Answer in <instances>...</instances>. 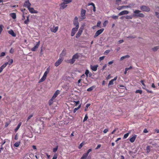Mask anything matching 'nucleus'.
<instances>
[{"instance_id":"obj_14","label":"nucleus","mask_w":159,"mask_h":159,"mask_svg":"<svg viewBox=\"0 0 159 159\" xmlns=\"http://www.w3.org/2000/svg\"><path fill=\"white\" fill-rule=\"evenodd\" d=\"M29 11L31 13H38V11H37L35 10L34 8L32 7H29L28 8Z\"/></svg>"},{"instance_id":"obj_9","label":"nucleus","mask_w":159,"mask_h":159,"mask_svg":"<svg viewBox=\"0 0 159 159\" xmlns=\"http://www.w3.org/2000/svg\"><path fill=\"white\" fill-rule=\"evenodd\" d=\"M63 59L61 58H59L58 60L55 63V66H58L62 62Z\"/></svg>"},{"instance_id":"obj_61","label":"nucleus","mask_w":159,"mask_h":159,"mask_svg":"<svg viewBox=\"0 0 159 159\" xmlns=\"http://www.w3.org/2000/svg\"><path fill=\"white\" fill-rule=\"evenodd\" d=\"M107 66V64H105L103 67L102 68V70H103Z\"/></svg>"},{"instance_id":"obj_24","label":"nucleus","mask_w":159,"mask_h":159,"mask_svg":"<svg viewBox=\"0 0 159 159\" xmlns=\"http://www.w3.org/2000/svg\"><path fill=\"white\" fill-rule=\"evenodd\" d=\"M10 16L13 19H15L16 18V15L15 13H13L10 14Z\"/></svg>"},{"instance_id":"obj_12","label":"nucleus","mask_w":159,"mask_h":159,"mask_svg":"<svg viewBox=\"0 0 159 159\" xmlns=\"http://www.w3.org/2000/svg\"><path fill=\"white\" fill-rule=\"evenodd\" d=\"M24 6V7H27L28 9L30 7V6H31V4L29 2V0H27V1H25Z\"/></svg>"},{"instance_id":"obj_33","label":"nucleus","mask_w":159,"mask_h":159,"mask_svg":"<svg viewBox=\"0 0 159 159\" xmlns=\"http://www.w3.org/2000/svg\"><path fill=\"white\" fill-rule=\"evenodd\" d=\"M94 88L95 87L94 86H92L91 87L88 89H87V91H92Z\"/></svg>"},{"instance_id":"obj_31","label":"nucleus","mask_w":159,"mask_h":159,"mask_svg":"<svg viewBox=\"0 0 159 159\" xmlns=\"http://www.w3.org/2000/svg\"><path fill=\"white\" fill-rule=\"evenodd\" d=\"M63 1L66 4L71 2L72 1V0H63Z\"/></svg>"},{"instance_id":"obj_63","label":"nucleus","mask_w":159,"mask_h":159,"mask_svg":"<svg viewBox=\"0 0 159 159\" xmlns=\"http://www.w3.org/2000/svg\"><path fill=\"white\" fill-rule=\"evenodd\" d=\"M124 42V40H120L118 41V43H123Z\"/></svg>"},{"instance_id":"obj_51","label":"nucleus","mask_w":159,"mask_h":159,"mask_svg":"<svg viewBox=\"0 0 159 159\" xmlns=\"http://www.w3.org/2000/svg\"><path fill=\"white\" fill-rule=\"evenodd\" d=\"M5 52H2L1 53V54H0V57H3V56H5Z\"/></svg>"},{"instance_id":"obj_5","label":"nucleus","mask_w":159,"mask_h":159,"mask_svg":"<svg viewBox=\"0 0 159 159\" xmlns=\"http://www.w3.org/2000/svg\"><path fill=\"white\" fill-rule=\"evenodd\" d=\"M79 56L78 54H76L74 55L71 60L70 61V62L71 64L73 63L75 61L76 59L78 58Z\"/></svg>"},{"instance_id":"obj_59","label":"nucleus","mask_w":159,"mask_h":159,"mask_svg":"<svg viewBox=\"0 0 159 159\" xmlns=\"http://www.w3.org/2000/svg\"><path fill=\"white\" fill-rule=\"evenodd\" d=\"M92 150V149L91 148L89 149L87 152L86 153L88 155L89 154V153L91 152Z\"/></svg>"},{"instance_id":"obj_39","label":"nucleus","mask_w":159,"mask_h":159,"mask_svg":"<svg viewBox=\"0 0 159 159\" xmlns=\"http://www.w3.org/2000/svg\"><path fill=\"white\" fill-rule=\"evenodd\" d=\"M136 93H139L140 94H141L142 93V91L141 90H137L135 91Z\"/></svg>"},{"instance_id":"obj_62","label":"nucleus","mask_w":159,"mask_h":159,"mask_svg":"<svg viewBox=\"0 0 159 159\" xmlns=\"http://www.w3.org/2000/svg\"><path fill=\"white\" fill-rule=\"evenodd\" d=\"M155 14L156 16L158 18H159V14L158 12H155Z\"/></svg>"},{"instance_id":"obj_44","label":"nucleus","mask_w":159,"mask_h":159,"mask_svg":"<svg viewBox=\"0 0 159 159\" xmlns=\"http://www.w3.org/2000/svg\"><path fill=\"white\" fill-rule=\"evenodd\" d=\"M90 104L89 103L87 104L85 107V108L84 110L85 111H86L87 110V109L88 107L90 106Z\"/></svg>"},{"instance_id":"obj_29","label":"nucleus","mask_w":159,"mask_h":159,"mask_svg":"<svg viewBox=\"0 0 159 159\" xmlns=\"http://www.w3.org/2000/svg\"><path fill=\"white\" fill-rule=\"evenodd\" d=\"M88 155L86 153L84 154L82 157H81V159H85L88 156Z\"/></svg>"},{"instance_id":"obj_50","label":"nucleus","mask_w":159,"mask_h":159,"mask_svg":"<svg viewBox=\"0 0 159 159\" xmlns=\"http://www.w3.org/2000/svg\"><path fill=\"white\" fill-rule=\"evenodd\" d=\"M101 24V22L100 21H98L97 25V26L98 27H100Z\"/></svg>"},{"instance_id":"obj_22","label":"nucleus","mask_w":159,"mask_h":159,"mask_svg":"<svg viewBox=\"0 0 159 159\" xmlns=\"http://www.w3.org/2000/svg\"><path fill=\"white\" fill-rule=\"evenodd\" d=\"M8 62H6L4 64H3L1 67L0 68V70L2 72L3 70L6 66L8 64Z\"/></svg>"},{"instance_id":"obj_8","label":"nucleus","mask_w":159,"mask_h":159,"mask_svg":"<svg viewBox=\"0 0 159 159\" xmlns=\"http://www.w3.org/2000/svg\"><path fill=\"white\" fill-rule=\"evenodd\" d=\"M60 6L61 9H63L67 7V5L65 4L63 0H62V2L60 4Z\"/></svg>"},{"instance_id":"obj_35","label":"nucleus","mask_w":159,"mask_h":159,"mask_svg":"<svg viewBox=\"0 0 159 159\" xmlns=\"http://www.w3.org/2000/svg\"><path fill=\"white\" fill-rule=\"evenodd\" d=\"M141 83L142 84V85L143 86V88L144 89H146V85L145 84H144V81L143 80H141Z\"/></svg>"},{"instance_id":"obj_2","label":"nucleus","mask_w":159,"mask_h":159,"mask_svg":"<svg viewBox=\"0 0 159 159\" xmlns=\"http://www.w3.org/2000/svg\"><path fill=\"white\" fill-rule=\"evenodd\" d=\"M141 11L139 10H135L134 11V14L133 15L134 17H144L145 16L142 13H140Z\"/></svg>"},{"instance_id":"obj_53","label":"nucleus","mask_w":159,"mask_h":159,"mask_svg":"<svg viewBox=\"0 0 159 159\" xmlns=\"http://www.w3.org/2000/svg\"><path fill=\"white\" fill-rule=\"evenodd\" d=\"M132 68V66H130L129 67H127L125 68V69L126 70H129L131 69Z\"/></svg>"},{"instance_id":"obj_3","label":"nucleus","mask_w":159,"mask_h":159,"mask_svg":"<svg viewBox=\"0 0 159 159\" xmlns=\"http://www.w3.org/2000/svg\"><path fill=\"white\" fill-rule=\"evenodd\" d=\"M84 29V27L83 26H82L80 28L76 35V38H78L80 37Z\"/></svg>"},{"instance_id":"obj_1","label":"nucleus","mask_w":159,"mask_h":159,"mask_svg":"<svg viewBox=\"0 0 159 159\" xmlns=\"http://www.w3.org/2000/svg\"><path fill=\"white\" fill-rule=\"evenodd\" d=\"M73 24L75 27L72 28L71 30V36L72 37L74 36L79 28V24L78 21V18L77 17H75V18Z\"/></svg>"},{"instance_id":"obj_25","label":"nucleus","mask_w":159,"mask_h":159,"mask_svg":"<svg viewBox=\"0 0 159 159\" xmlns=\"http://www.w3.org/2000/svg\"><path fill=\"white\" fill-rule=\"evenodd\" d=\"M22 123L21 122H20L19 124L17 126L16 128L15 129V132H16L20 128V126L21 125Z\"/></svg>"},{"instance_id":"obj_6","label":"nucleus","mask_w":159,"mask_h":159,"mask_svg":"<svg viewBox=\"0 0 159 159\" xmlns=\"http://www.w3.org/2000/svg\"><path fill=\"white\" fill-rule=\"evenodd\" d=\"M141 9L143 11L148 12L150 10L149 8L145 6H143L140 7Z\"/></svg>"},{"instance_id":"obj_48","label":"nucleus","mask_w":159,"mask_h":159,"mask_svg":"<svg viewBox=\"0 0 159 159\" xmlns=\"http://www.w3.org/2000/svg\"><path fill=\"white\" fill-rule=\"evenodd\" d=\"M84 145V143H81L79 147V149H80L83 147Z\"/></svg>"},{"instance_id":"obj_47","label":"nucleus","mask_w":159,"mask_h":159,"mask_svg":"<svg viewBox=\"0 0 159 159\" xmlns=\"http://www.w3.org/2000/svg\"><path fill=\"white\" fill-rule=\"evenodd\" d=\"M118 16L113 15L112 16V17L114 19H117L118 18Z\"/></svg>"},{"instance_id":"obj_20","label":"nucleus","mask_w":159,"mask_h":159,"mask_svg":"<svg viewBox=\"0 0 159 159\" xmlns=\"http://www.w3.org/2000/svg\"><path fill=\"white\" fill-rule=\"evenodd\" d=\"M8 33L13 37H15L16 36V34L12 30H11L8 31Z\"/></svg>"},{"instance_id":"obj_64","label":"nucleus","mask_w":159,"mask_h":159,"mask_svg":"<svg viewBox=\"0 0 159 159\" xmlns=\"http://www.w3.org/2000/svg\"><path fill=\"white\" fill-rule=\"evenodd\" d=\"M114 61L112 60V61H111L109 62H108V64L109 65H111L114 63Z\"/></svg>"},{"instance_id":"obj_13","label":"nucleus","mask_w":159,"mask_h":159,"mask_svg":"<svg viewBox=\"0 0 159 159\" xmlns=\"http://www.w3.org/2000/svg\"><path fill=\"white\" fill-rule=\"evenodd\" d=\"M129 11H128L124 10L120 12L118 14V15L119 16H121L127 14H129Z\"/></svg>"},{"instance_id":"obj_4","label":"nucleus","mask_w":159,"mask_h":159,"mask_svg":"<svg viewBox=\"0 0 159 159\" xmlns=\"http://www.w3.org/2000/svg\"><path fill=\"white\" fill-rule=\"evenodd\" d=\"M86 11L85 10L82 9L81 11L80 19L82 20L86 18L85 14Z\"/></svg>"},{"instance_id":"obj_18","label":"nucleus","mask_w":159,"mask_h":159,"mask_svg":"<svg viewBox=\"0 0 159 159\" xmlns=\"http://www.w3.org/2000/svg\"><path fill=\"white\" fill-rule=\"evenodd\" d=\"M98 67V65H95L94 66H92V65L90 66V68L91 70L94 71H96L97 69V68Z\"/></svg>"},{"instance_id":"obj_60","label":"nucleus","mask_w":159,"mask_h":159,"mask_svg":"<svg viewBox=\"0 0 159 159\" xmlns=\"http://www.w3.org/2000/svg\"><path fill=\"white\" fill-rule=\"evenodd\" d=\"M108 131V130L107 129H105L104 130H103V133H106Z\"/></svg>"},{"instance_id":"obj_15","label":"nucleus","mask_w":159,"mask_h":159,"mask_svg":"<svg viewBox=\"0 0 159 159\" xmlns=\"http://www.w3.org/2000/svg\"><path fill=\"white\" fill-rule=\"evenodd\" d=\"M117 77L116 76L113 79H112L111 80H110L108 86H109L110 85H113L114 84V81H116L117 80Z\"/></svg>"},{"instance_id":"obj_32","label":"nucleus","mask_w":159,"mask_h":159,"mask_svg":"<svg viewBox=\"0 0 159 159\" xmlns=\"http://www.w3.org/2000/svg\"><path fill=\"white\" fill-rule=\"evenodd\" d=\"M29 16L27 17V20L24 21V23L25 24H28L29 22Z\"/></svg>"},{"instance_id":"obj_41","label":"nucleus","mask_w":159,"mask_h":159,"mask_svg":"<svg viewBox=\"0 0 159 159\" xmlns=\"http://www.w3.org/2000/svg\"><path fill=\"white\" fill-rule=\"evenodd\" d=\"M8 64L9 65L12 64L13 62V60L12 59H10L8 61Z\"/></svg>"},{"instance_id":"obj_21","label":"nucleus","mask_w":159,"mask_h":159,"mask_svg":"<svg viewBox=\"0 0 159 159\" xmlns=\"http://www.w3.org/2000/svg\"><path fill=\"white\" fill-rule=\"evenodd\" d=\"M130 7V6H122L119 7L117 8V9L119 10H120L123 9L128 8V7Z\"/></svg>"},{"instance_id":"obj_40","label":"nucleus","mask_w":159,"mask_h":159,"mask_svg":"<svg viewBox=\"0 0 159 159\" xmlns=\"http://www.w3.org/2000/svg\"><path fill=\"white\" fill-rule=\"evenodd\" d=\"M80 107V105L78 107L75 108L74 109V112L75 113L77 110H78Z\"/></svg>"},{"instance_id":"obj_28","label":"nucleus","mask_w":159,"mask_h":159,"mask_svg":"<svg viewBox=\"0 0 159 159\" xmlns=\"http://www.w3.org/2000/svg\"><path fill=\"white\" fill-rule=\"evenodd\" d=\"M129 57V56L128 55H126L125 56H123L120 58V60L122 61L126 58H128Z\"/></svg>"},{"instance_id":"obj_38","label":"nucleus","mask_w":159,"mask_h":159,"mask_svg":"<svg viewBox=\"0 0 159 159\" xmlns=\"http://www.w3.org/2000/svg\"><path fill=\"white\" fill-rule=\"evenodd\" d=\"M54 99H53L52 98L49 100V104L50 105H51L53 102V100Z\"/></svg>"},{"instance_id":"obj_49","label":"nucleus","mask_w":159,"mask_h":159,"mask_svg":"<svg viewBox=\"0 0 159 159\" xmlns=\"http://www.w3.org/2000/svg\"><path fill=\"white\" fill-rule=\"evenodd\" d=\"M107 23H108L107 21V20L105 21H104V23H103V26L105 27L106 26L107 24Z\"/></svg>"},{"instance_id":"obj_16","label":"nucleus","mask_w":159,"mask_h":159,"mask_svg":"<svg viewBox=\"0 0 159 159\" xmlns=\"http://www.w3.org/2000/svg\"><path fill=\"white\" fill-rule=\"evenodd\" d=\"M47 76V75L44 73L43 77L39 80V82H42L44 81L46 79Z\"/></svg>"},{"instance_id":"obj_55","label":"nucleus","mask_w":159,"mask_h":159,"mask_svg":"<svg viewBox=\"0 0 159 159\" xmlns=\"http://www.w3.org/2000/svg\"><path fill=\"white\" fill-rule=\"evenodd\" d=\"M121 1V0H116V4L119 5V3Z\"/></svg>"},{"instance_id":"obj_36","label":"nucleus","mask_w":159,"mask_h":159,"mask_svg":"<svg viewBox=\"0 0 159 159\" xmlns=\"http://www.w3.org/2000/svg\"><path fill=\"white\" fill-rule=\"evenodd\" d=\"M89 73V70H85V74L86 75V77H88V74Z\"/></svg>"},{"instance_id":"obj_23","label":"nucleus","mask_w":159,"mask_h":159,"mask_svg":"<svg viewBox=\"0 0 159 159\" xmlns=\"http://www.w3.org/2000/svg\"><path fill=\"white\" fill-rule=\"evenodd\" d=\"M66 50H64L60 54V56H64L66 55Z\"/></svg>"},{"instance_id":"obj_54","label":"nucleus","mask_w":159,"mask_h":159,"mask_svg":"<svg viewBox=\"0 0 159 159\" xmlns=\"http://www.w3.org/2000/svg\"><path fill=\"white\" fill-rule=\"evenodd\" d=\"M57 154H55L54 155L52 159H57Z\"/></svg>"},{"instance_id":"obj_56","label":"nucleus","mask_w":159,"mask_h":159,"mask_svg":"<svg viewBox=\"0 0 159 159\" xmlns=\"http://www.w3.org/2000/svg\"><path fill=\"white\" fill-rule=\"evenodd\" d=\"M14 52V50L12 48H11L10 50V52L11 53H13Z\"/></svg>"},{"instance_id":"obj_7","label":"nucleus","mask_w":159,"mask_h":159,"mask_svg":"<svg viewBox=\"0 0 159 159\" xmlns=\"http://www.w3.org/2000/svg\"><path fill=\"white\" fill-rule=\"evenodd\" d=\"M104 29L103 28L99 30H98L94 36V38H96V37L98 36L99 34H101L104 31Z\"/></svg>"},{"instance_id":"obj_57","label":"nucleus","mask_w":159,"mask_h":159,"mask_svg":"<svg viewBox=\"0 0 159 159\" xmlns=\"http://www.w3.org/2000/svg\"><path fill=\"white\" fill-rule=\"evenodd\" d=\"M101 147V145L100 144H99L98 145L97 147L95 148L96 149H97Z\"/></svg>"},{"instance_id":"obj_46","label":"nucleus","mask_w":159,"mask_h":159,"mask_svg":"<svg viewBox=\"0 0 159 159\" xmlns=\"http://www.w3.org/2000/svg\"><path fill=\"white\" fill-rule=\"evenodd\" d=\"M88 119V116L87 114H86L84 118V119L83 120V122H84L85 121H86L87 119Z\"/></svg>"},{"instance_id":"obj_10","label":"nucleus","mask_w":159,"mask_h":159,"mask_svg":"<svg viewBox=\"0 0 159 159\" xmlns=\"http://www.w3.org/2000/svg\"><path fill=\"white\" fill-rule=\"evenodd\" d=\"M58 26H53L50 28V30L51 32L54 33H56L58 30Z\"/></svg>"},{"instance_id":"obj_37","label":"nucleus","mask_w":159,"mask_h":159,"mask_svg":"<svg viewBox=\"0 0 159 159\" xmlns=\"http://www.w3.org/2000/svg\"><path fill=\"white\" fill-rule=\"evenodd\" d=\"M3 28V26L2 25H0V34H1Z\"/></svg>"},{"instance_id":"obj_52","label":"nucleus","mask_w":159,"mask_h":159,"mask_svg":"<svg viewBox=\"0 0 159 159\" xmlns=\"http://www.w3.org/2000/svg\"><path fill=\"white\" fill-rule=\"evenodd\" d=\"M57 149H58V147L57 146L56 147L53 149V152H56L57 151Z\"/></svg>"},{"instance_id":"obj_30","label":"nucleus","mask_w":159,"mask_h":159,"mask_svg":"<svg viewBox=\"0 0 159 159\" xmlns=\"http://www.w3.org/2000/svg\"><path fill=\"white\" fill-rule=\"evenodd\" d=\"M50 69V67H48L47 69L46 70L45 72L44 73L47 75L48 74L49 72Z\"/></svg>"},{"instance_id":"obj_42","label":"nucleus","mask_w":159,"mask_h":159,"mask_svg":"<svg viewBox=\"0 0 159 159\" xmlns=\"http://www.w3.org/2000/svg\"><path fill=\"white\" fill-rule=\"evenodd\" d=\"M150 147L149 146H147L146 148V151L147 153H149L150 151Z\"/></svg>"},{"instance_id":"obj_58","label":"nucleus","mask_w":159,"mask_h":159,"mask_svg":"<svg viewBox=\"0 0 159 159\" xmlns=\"http://www.w3.org/2000/svg\"><path fill=\"white\" fill-rule=\"evenodd\" d=\"M104 57H105L104 56H102V57H100L99 58L100 61H101L103 60V59H104Z\"/></svg>"},{"instance_id":"obj_27","label":"nucleus","mask_w":159,"mask_h":159,"mask_svg":"<svg viewBox=\"0 0 159 159\" xmlns=\"http://www.w3.org/2000/svg\"><path fill=\"white\" fill-rule=\"evenodd\" d=\"M130 133V131H129L126 134H125L123 137V138L124 139H126L129 136V134Z\"/></svg>"},{"instance_id":"obj_19","label":"nucleus","mask_w":159,"mask_h":159,"mask_svg":"<svg viewBox=\"0 0 159 159\" xmlns=\"http://www.w3.org/2000/svg\"><path fill=\"white\" fill-rule=\"evenodd\" d=\"M60 91L59 90H57L54 93L52 98L53 99H55V98L59 94Z\"/></svg>"},{"instance_id":"obj_17","label":"nucleus","mask_w":159,"mask_h":159,"mask_svg":"<svg viewBox=\"0 0 159 159\" xmlns=\"http://www.w3.org/2000/svg\"><path fill=\"white\" fill-rule=\"evenodd\" d=\"M137 137V135L135 134H134L133 136L131 138L129 139L131 143H133L135 141L136 138Z\"/></svg>"},{"instance_id":"obj_34","label":"nucleus","mask_w":159,"mask_h":159,"mask_svg":"<svg viewBox=\"0 0 159 159\" xmlns=\"http://www.w3.org/2000/svg\"><path fill=\"white\" fill-rule=\"evenodd\" d=\"M159 47L158 46H156L152 48V50L154 51H156L158 49H159Z\"/></svg>"},{"instance_id":"obj_43","label":"nucleus","mask_w":159,"mask_h":159,"mask_svg":"<svg viewBox=\"0 0 159 159\" xmlns=\"http://www.w3.org/2000/svg\"><path fill=\"white\" fill-rule=\"evenodd\" d=\"M125 18L127 19H132V16H126L125 17Z\"/></svg>"},{"instance_id":"obj_45","label":"nucleus","mask_w":159,"mask_h":159,"mask_svg":"<svg viewBox=\"0 0 159 159\" xmlns=\"http://www.w3.org/2000/svg\"><path fill=\"white\" fill-rule=\"evenodd\" d=\"M33 116V115L31 114L29 116L27 119V121H29V120Z\"/></svg>"},{"instance_id":"obj_26","label":"nucleus","mask_w":159,"mask_h":159,"mask_svg":"<svg viewBox=\"0 0 159 159\" xmlns=\"http://www.w3.org/2000/svg\"><path fill=\"white\" fill-rule=\"evenodd\" d=\"M20 141L16 142L14 144V146L15 147H18L20 146Z\"/></svg>"},{"instance_id":"obj_11","label":"nucleus","mask_w":159,"mask_h":159,"mask_svg":"<svg viewBox=\"0 0 159 159\" xmlns=\"http://www.w3.org/2000/svg\"><path fill=\"white\" fill-rule=\"evenodd\" d=\"M40 44V41L37 42L36 45L32 48H31V50L32 51H35L38 48Z\"/></svg>"}]
</instances>
